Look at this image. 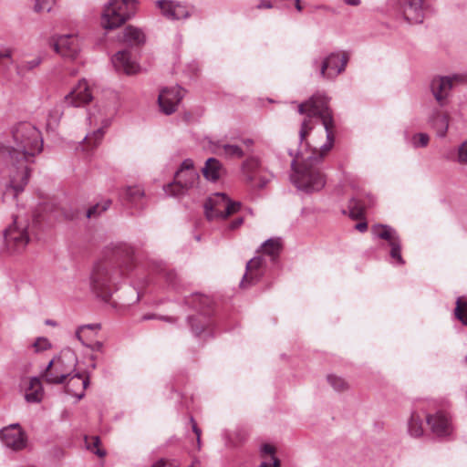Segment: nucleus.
I'll use <instances>...</instances> for the list:
<instances>
[{"mask_svg":"<svg viewBox=\"0 0 467 467\" xmlns=\"http://www.w3.org/2000/svg\"><path fill=\"white\" fill-rule=\"evenodd\" d=\"M190 421L192 423V431L196 435L197 443L200 446V444H201V433H202L201 429L197 426V424H196V422H195V420H194V419L192 417H191Z\"/></svg>","mask_w":467,"mask_h":467,"instance_id":"49530a36","label":"nucleus"},{"mask_svg":"<svg viewBox=\"0 0 467 467\" xmlns=\"http://www.w3.org/2000/svg\"><path fill=\"white\" fill-rule=\"evenodd\" d=\"M176 279H177V274L173 271H169L166 273V280L171 284V285H176Z\"/></svg>","mask_w":467,"mask_h":467,"instance_id":"09e8293b","label":"nucleus"},{"mask_svg":"<svg viewBox=\"0 0 467 467\" xmlns=\"http://www.w3.org/2000/svg\"><path fill=\"white\" fill-rule=\"evenodd\" d=\"M264 459H269L271 456H275V448L270 444L263 445L261 449Z\"/></svg>","mask_w":467,"mask_h":467,"instance_id":"c03bdc74","label":"nucleus"},{"mask_svg":"<svg viewBox=\"0 0 467 467\" xmlns=\"http://www.w3.org/2000/svg\"><path fill=\"white\" fill-rule=\"evenodd\" d=\"M454 314L457 319L467 326V302L462 297L457 298Z\"/></svg>","mask_w":467,"mask_h":467,"instance_id":"473e14b6","label":"nucleus"},{"mask_svg":"<svg viewBox=\"0 0 467 467\" xmlns=\"http://www.w3.org/2000/svg\"><path fill=\"white\" fill-rule=\"evenodd\" d=\"M262 250L264 254H267L272 260H275L281 250L280 239L270 238L262 244Z\"/></svg>","mask_w":467,"mask_h":467,"instance_id":"c85d7f7f","label":"nucleus"},{"mask_svg":"<svg viewBox=\"0 0 467 467\" xmlns=\"http://www.w3.org/2000/svg\"><path fill=\"white\" fill-rule=\"evenodd\" d=\"M29 221L16 216L13 223L5 231V244L10 253H21L29 243Z\"/></svg>","mask_w":467,"mask_h":467,"instance_id":"0eeeda50","label":"nucleus"},{"mask_svg":"<svg viewBox=\"0 0 467 467\" xmlns=\"http://www.w3.org/2000/svg\"><path fill=\"white\" fill-rule=\"evenodd\" d=\"M152 467H175V465L172 462L160 460Z\"/></svg>","mask_w":467,"mask_h":467,"instance_id":"8fccbe9b","label":"nucleus"},{"mask_svg":"<svg viewBox=\"0 0 467 467\" xmlns=\"http://www.w3.org/2000/svg\"><path fill=\"white\" fill-rule=\"evenodd\" d=\"M264 275V259L261 256L252 258L246 264V272L240 283V286L246 288L257 283Z\"/></svg>","mask_w":467,"mask_h":467,"instance_id":"aec40b11","label":"nucleus"},{"mask_svg":"<svg viewBox=\"0 0 467 467\" xmlns=\"http://www.w3.org/2000/svg\"><path fill=\"white\" fill-rule=\"evenodd\" d=\"M410 436L418 438L423 434L422 421L419 415L412 413L408 424Z\"/></svg>","mask_w":467,"mask_h":467,"instance_id":"c756f323","label":"nucleus"},{"mask_svg":"<svg viewBox=\"0 0 467 467\" xmlns=\"http://www.w3.org/2000/svg\"><path fill=\"white\" fill-rule=\"evenodd\" d=\"M349 216L353 219H360L364 215L365 206L364 204L357 200L351 199L348 204Z\"/></svg>","mask_w":467,"mask_h":467,"instance_id":"2f4dec72","label":"nucleus"},{"mask_svg":"<svg viewBox=\"0 0 467 467\" xmlns=\"http://www.w3.org/2000/svg\"><path fill=\"white\" fill-rule=\"evenodd\" d=\"M97 348L99 349L102 347V344L100 342H97Z\"/></svg>","mask_w":467,"mask_h":467,"instance_id":"052dcab7","label":"nucleus"},{"mask_svg":"<svg viewBox=\"0 0 467 467\" xmlns=\"http://www.w3.org/2000/svg\"><path fill=\"white\" fill-rule=\"evenodd\" d=\"M157 6L161 10V13L168 19L179 20L187 18L190 16L187 7L180 3L167 0H158Z\"/></svg>","mask_w":467,"mask_h":467,"instance_id":"412c9836","label":"nucleus"},{"mask_svg":"<svg viewBox=\"0 0 467 467\" xmlns=\"http://www.w3.org/2000/svg\"><path fill=\"white\" fill-rule=\"evenodd\" d=\"M465 359H466V361H467V356L465 357Z\"/></svg>","mask_w":467,"mask_h":467,"instance_id":"680f3d73","label":"nucleus"},{"mask_svg":"<svg viewBox=\"0 0 467 467\" xmlns=\"http://www.w3.org/2000/svg\"><path fill=\"white\" fill-rule=\"evenodd\" d=\"M92 94L85 79L80 80L78 85L65 96L64 101L72 107H81L92 100Z\"/></svg>","mask_w":467,"mask_h":467,"instance_id":"a211bd4d","label":"nucleus"},{"mask_svg":"<svg viewBox=\"0 0 467 467\" xmlns=\"http://www.w3.org/2000/svg\"><path fill=\"white\" fill-rule=\"evenodd\" d=\"M131 270V264H120L112 261L98 263L90 276V286L93 293L103 301H109L112 294L118 290L119 284Z\"/></svg>","mask_w":467,"mask_h":467,"instance_id":"7ed1b4c3","label":"nucleus"},{"mask_svg":"<svg viewBox=\"0 0 467 467\" xmlns=\"http://www.w3.org/2000/svg\"><path fill=\"white\" fill-rule=\"evenodd\" d=\"M348 61V57L345 53H331L324 59L313 61L314 67H319L320 76L325 78L334 79L342 73Z\"/></svg>","mask_w":467,"mask_h":467,"instance_id":"9b49d317","label":"nucleus"},{"mask_svg":"<svg viewBox=\"0 0 467 467\" xmlns=\"http://www.w3.org/2000/svg\"><path fill=\"white\" fill-rule=\"evenodd\" d=\"M11 139L6 150L11 162L9 189L14 196L22 192L31 173L29 163L43 150V138L40 130L30 122L22 121L12 126Z\"/></svg>","mask_w":467,"mask_h":467,"instance_id":"f03ea898","label":"nucleus"},{"mask_svg":"<svg viewBox=\"0 0 467 467\" xmlns=\"http://www.w3.org/2000/svg\"><path fill=\"white\" fill-rule=\"evenodd\" d=\"M258 467H280V461L275 456L264 459Z\"/></svg>","mask_w":467,"mask_h":467,"instance_id":"37998d69","label":"nucleus"},{"mask_svg":"<svg viewBox=\"0 0 467 467\" xmlns=\"http://www.w3.org/2000/svg\"><path fill=\"white\" fill-rule=\"evenodd\" d=\"M33 347L36 350V352H41L45 351L51 348V344L46 337H38L35 343L33 344Z\"/></svg>","mask_w":467,"mask_h":467,"instance_id":"ea45409f","label":"nucleus"},{"mask_svg":"<svg viewBox=\"0 0 467 467\" xmlns=\"http://www.w3.org/2000/svg\"><path fill=\"white\" fill-rule=\"evenodd\" d=\"M0 441L6 448L18 451L26 447L27 437L18 423H12L0 430Z\"/></svg>","mask_w":467,"mask_h":467,"instance_id":"f8f14e48","label":"nucleus"},{"mask_svg":"<svg viewBox=\"0 0 467 467\" xmlns=\"http://www.w3.org/2000/svg\"><path fill=\"white\" fill-rule=\"evenodd\" d=\"M85 442L87 449L93 451L99 457H104L106 451L99 448L100 440L99 436H92L90 438L85 437Z\"/></svg>","mask_w":467,"mask_h":467,"instance_id":"72a5a7b5","label":"nucleus"},{"mask_svg":"<svg viewBox=\"0 0 467 467\" xmlns=\"http://www.w3.org/2000/svg\"><path fill=\"white\" fill-rule=\"evenodd\" d=\"M152 317H153V316H144L143 319L147 320V319H150Z\"/></svg>","mask_w":467,"mask_h":467,"instance_id":"bf43d9fd","label":"nucleus"},{"mask_svg":"<svg viewBox=\"0 0 467 467\" xmlns=\"http://www.w3.org/2000/svg\"><path fill=\"white\" fill-rule=\"evenodd\" d=\"M77 364L78 358L73 351H63L48 362L41 371L40 378L47 384H63L75 372Z\"/></svg>","mask_w":467,"mask_h":467,"instance_id":"20e7f679","label":"nucleus"},{"mask_svg":"<svg viewBox=\"0 0 467 467\" xmlns=\"http://www.w3.org/2000/svg\"><path fill=\"white\" fill-rule=\"evenodd\" d=\"M458 161L467 164V140L464 141L458 150Z\"/></svg>","mask_w":467,"mask_h":467,"instance_id":"79ce46f5","label":"nucleus"},{"mask_svg":"<svg viewBox=\"0 0 467 467\" xmlns=\"http://www.w3.org/2000/svg\"><path fill=\"white\" fill-rule=\"evenodd\" d=\"M12 50L9 47H0V62L4 59H11Z\"/></svg>","mask_w":467,"mask_h":467,"instance_id":"a18cd8bd","label":"nucleus"},{"mask_svg":"<svg viewBox=\"0 0 467 467\" xmlns=\"http://www.w3.org/2000/svg\"><path fill=\"white\" fill-rule=\"evenodd\" d=\"M426 420L435 436L447 438L452 435L453 426L451 418L444 412L438 411L435 414H429L426 416Z\"/></svg>","mask_w":467,"mask_h":467,"instance_id":"2eb2a0df","label":"nucleus"},{"mask_svg":"<svg viewBox=\"0 0 467 467\" xmlns=\"http://www.w3.org/2000/svg\"><path fill=\"white\" fill-rule=\"evenodd\" d=\"M189 467H200V464L198 462H193L191 466Z\"/></svg>","mask_w":467,"mask_h":467,"instance_id":"13d9d810","label":"nucleus"},{"mask_svg":"<svg viewBox=\"0 0 467 467\" xmlns=\"http://www.w3.org/2000/svg\"><path fill=\"white\" fill-rule=\"evenodd\" d=\"M328 102L327 96L317 92L298 105V112L306 115L299 130L300 145L297 150L289 149L288 154L294 157L292 181L299 190L306 192L320 191L326 184L319 165L333 147L335 126Z\"/></svg>","mask_w":467,"mask_h":467,"instance_id":"f257e3e1","label":"nucleus"},{"mask_svg":"<svg viewBox=\"0 0 467 467\" xmlns=\"http://www.w3.org/2000/svg\"><path fill=\"white\" fill-rule=\"evenodd\" d=\"M55 0H36L35 4V11L36 12H43L47 11L49 12L53 5H54Z\"/></svg>","mask_w":467,"mask_h":467,"instance_id":"58836bf2","label":"nucleus"},{"mask_svg":"<svg viewBox=\"0 0 467 467\" xmlns=\"http://www.w3.org/2000/svg\"><path fill=\"white\" fill-rule=\"evenodd\" d=\"M133 0H110L101 16L105 29H114L123 25L133 14Z\"/></svg>","mask_w":467,"mask_h":467,"instance_id":"423d86ee","label":"nucleus"},{"mask_svg":"<svg viewBox=\"0 0 467 467\" xmlns=\"http://www.w3.org/2000/svg\"><path fill=\"white\" fill-rule=\"evenodd\" d=\"M223 150L227 157L241 158L244 155L243 150L237 145L224 144Z\"/></svg>","mask_w":467,"mask_h":467,"instance_id":"4c0bfd02","label":"nucleus"},{"mask_svg":"<svg viewBox=\"0 0 467 467\" xmlns=\"http://www.w3.org/2000/svg\"><path fill=\"white\" fill-rule=\"evenodd\" d=\"M430 137L426 133H416L411 138V144L414 148H424L428 145Z\"/></svg>","mask_w":467,"mask_h":467,"instance_id":"e433bc0d","label":"nucleus"},{"mask_svg":"<svg viewBox=\"0 0 467 467\" xmlns=\"http://www.w3.org/2000/svg\"><path fill=\"white\" fill-rule=\"evenodd\" d=\"M425 0H400L402 14L410 24H420L424 20Z\"/></svg>","mask_w":467,"mask_h":467,"instance_id":"f3484780","label":"nucleus"},{"mask_svg":"<svg viewBox=\"0 0 467 467\" xmlns=\"http://www.w3.org/2000/svg\"><path fill=\"white\" fill-rule=\"evenodd\" d=\"M464 81V77L462 75H453L448 77H439L432 79L431 88L436 100L440 103L447 98L450 90L452 88L455 82Z\"/></svg>","mask_w":467,"mask_h":467,"instance_id":"dca6fc26","label":"nucleus"},{"mask_svg":"<svg viewBox=\"0 0 467 467\" xmlns=\"http://www.w3.org/2000/svg\"><path fill=\"white\" fill-rule=\"evenodd\" d=\"M67 379L68 380L66 385V391L68 394L75 396L78 400H81L85 395V389L89 384L88 378L84 377L80 373L74 372Z\"/></svg>","mask_w":467,"mask_h":467,"instance_id":"5701e85b","label":"nucleus"},{"mask_svg":"<svg viewBox=\"0 0 467 467\" xmlns=\"http://www.w3.org/2000/svg\"><path fill=\"white\" fill-rule=\"evenodd\" d=\"M244 220L242 217H239L235 220H234L230 225H229V228L232 229V230H234L236 228H238L242 223H243Z\"/></svg>","mask_w":467,"mask_h":467,"instance_id":"3c124183","label":"nucleus"},{"mask_svg":"<svg viewBox=\"0 0 467 467\" xmlns=\"http://www.w3.org/2000/svg\"><path fill=\"white\" fill-rule=\"evenodd\" d=\"M41 63V59L39 57H35L31 60L25 61L19 67V71H28L32 70L35 67H38Z\"/></svg>","mask_w":467,"mask_h":467,"instance_id":"a19ab883","label":"nucleus"},{"mask_svg":"<svg viewBox=\"0 0 467 467\" xmlns=\"http://www.w3.org/2000/svg\"><path fill=\"white\" fill-rule=\"evenodd\" d=\"M272 6H273L272 4L268 0H265L260 5H258V8H263V7L271 8Z\"/></svg>","mask_w":467,"mask_h":467,"instance_id":"5fc2aeb1","label":"nucleus"},{"mask_svg":"<svg viewBox=\"0 0 467 467\" xmlns=\"http://www.w3.org/2000/svg\"><path fill=\"white\" fill-rule=\"evenodd\" d=\"M295 5H296V8L298 11H301V10H302V6H301V4H300V0H295Z\"/></svg>","mask_w":467,"mask_h":467,"instance_id":"4d7b16f0","label":"nucleus"},{"mask_svg":"<svg viewBox=\"0 0 467 467\" xmlns=\"http://www.w3.org/2000/svg\"><path fill=\"white\" fill-rule=\"evenodd\" d=\"M100 324L82 325L76 330V337L83 344L88 345L87 341L100 329Z\"/></svg>","mask_w":467,"mask_h":467,"instance_id":"cd10ccee","label":"nucleus"},{"mask_svg":"<svg viewBox=\"0 0 467 467\" xmlns=\"http://www.w3.org/2000/svg\"><path fill=\"white\" fill-rule=\"evenodd\" d=\"M111 62L117 71L127 75L137 74L141 69L136 57L129 49L118 51L112 57Z\"/></svg>","mask_w":467,"mask_h":467,"instance_id":"4468645a","label":"nucleus"},{"mask_svg":"<svg viewBox=\"0 0 467 467\" xmlns=\"http://www.w3.org/2000/svg\"><path fill=\"white\" fill-rule=\"evenodd\" d=\"M241 202H232L224 193L216 192L204 202V213L208 220L225 219L241 209Z\"/></svg>","mask_w":467,"mask_h":467,"instance_id":"6e6552de","label":"nucleus"},{"mask_svg":"<svg viewBox=\"0 0 467 467\" xmlns=\"http://www.w3.org/2000/svg\"><path fill=\"white\" fill-rule=\"evenodd\" d=\"M111 204V201L107 199L103 200L101 202L97 203L93 206H91L86 213V216L88 218H93L99 216L101 213L105 212L109 209V207Z\"/></svg>","mask_w":467,"mask_h":467,"instance_id":"f704fd0d","label":"nucleus"},{"mask_svg":"<svg viewBox=\"0 0 467 467\" xmlns=\"http://www.w3.org/2000/svg\"><path fill=\"white\" fill-rule=\"evenodd\" d=\"M189 324L191 325L192 327V332L195 334V335H200L202 331V327H195V324L194 322L197 321V318L195 317H189Z\"/></svg>","mask_w":467,"mask_h":467,"instance_id":"de8ad7c7","label":"nucleus"},{"mask_svg":"<svg viewBox=\"0 0 467 467\" xmlns=\"http://www.w3.org/2000/svg\"><path fill=\"white\" fill-rule=\"evenodd\" d=\"M184 93V90L179 86L162 88L158 97L161 110L166 115L175 112Z\"/></svg>","mask_w":467,"mask_h":467,"instance_id":"ddd939ff","label":"nucleus"},{"mask_svg":"<svg viewBox=\"0 0 467 467\" xmlns=\"http://www.w3.org/2000/svg\"><path fill=\"white\" fill-rule=\"evenodd\" d=\"M143 196L144 190L140 186H130L125 190V197L131 203H135Z\"/></svg>","mask_w":467,"mask_h":467,"instance_id":"c9c22d12","label":"nucleus"},{"mask_svg":"<svg viewBox=\"0 0 467 467\" xmlns=\"http://www.w3.org/2000/svg\"><path fill=\"white\" fill-rule=\"evenodd\" d=\"M200 176L193 168L192 159L184 160L174 175V181L164 186L163 190L169 196L179 197L193 189L199 182Z\"/></svg>","mask_w":467,"mask_h":467,"instance_id":"39448f33","label":"nucleus"},{"mask_svg":"<svg viewBox=\"0 0 467 467\" xmlns=\"http://www.w3.org/2000/svg\"><path fill=\"white\" fill-rule=\"evenodd\" d=\"M431 124L439 137H444L449 127V117L447 114L436 110L431 118Z\"/></svg>","mask_w":467,"mask_h":467,"instance_id":"bb28decb","label":"nucleus"},{"mask_svg":"<svg viewBox=\"0 0 467 467\" xmlns=\"http://www.w3.org/2000/svg\"><path fill=\"white\" fill-rule=\"evenodd\" d=\"M54 49L62 57L74 58L80 50L78 38L75 35H64L58 36L54 44Z\"/></svg>","mask_w":467,"mask_h":467,"instance_id":"6ab92c4d","label":"nucleus"},{"mask_svg":"<svg viewBox=\"0 0 467 467\" xmlns=\"http://www.w3.org/2000/svg\"><path fill=\"white\" fill-rule=\"evenodd\" d=\"M371 233L375 238L385 240L390 248L389 255L393 264L404 265L401 256V244L397 231L387 224H375L371 227Z\"/></svg>","mask_w":467,"mask_h":467,"instance_id":"9d476101","label":"nucleus"},{"mask_svg":"<svg viewBox=\"0 0 467 467\" xmlns=\"http://www.w3.org/2000/svg\"><path fill=\"white\" fill-rule=\"evenodd\" d=\"M88 119L90 125H99V128L97 130H95L89 134H87L84 138V140L88 145H91L92 148H95L101 141L105 133V129H107L110 125V119L109 118L102 117L97 118L94 114H89Z\"/></svg>","mask_w":467,"mask_h":467,"instance_id":"4be33fe9","label":"nucleus"},{"mask_svg":"<svg viewBox=\"0 0 467 467\" xmlns=\"http://www.w3.org/2000/svg\"><path fill=\"white\" fill-rule=\"evenodd\" d=\"M242 177L249 186L263 189L271 181L272 174L263 169L259 159L249 157L242 164Z\"/></svg>","mask_w":467,"mask_h":467,"instance_id":"1a4fd4ad","label":"nucleus"},{"mask_svg":"<svg viewBox=\"0 0 467 467\" xmlns=\"http://www.w3.org/2000/svg\"><path fill=\"white\" fill-rule=\"evenodd\" d=\"M355 228H356L358 231H359V232L363 233V232L367 231V229H368V223H367L366 222H360V223H357V224H356Z\"/></svg>","mask_w":467,"mask_h":467,"instance_id":"603ef678","label":"nucleus"},{"mask_svg":"<svg viewBox=\"0 0 467 467\" xmlns=\"http://www.w3.org/2000/svg\"><path fill=\"white\" fill-rule=\"evenodd\" d=\"M328 384L337 392H344L349 389V384L341 377L329 374L327 377Z\"/></svg>","mask_w":467,"mask_h":467,"instance_id":"7c9ffc66","label":"nucleus"},{"mask_svg":"<svg viewBox=\"0 0 467 467\" xmlns=\"http://www.w3.org/2000/svg\"><path fill=\"white\" fill-rule=\"evenodd\" d=\"M345 4L351 6H358L360 5V0H344Z\"/></svg>","mask_w":467,"mask_h":467,"instance_id":"864d4df0","label":"nucleus"},{"mask_svg":"<svg viewBox=\"0 0 467 467\" xmlns=\"http://www.w3.org/2000/svg\"><path fill=\"white\" fill-rule=\"evenodd\" d=\"M243 142L247 147L252 146L254 144V140L252 139H244Z\"/></svg>","mask_w":467,"mask_h":467,"instance_id":"6e6d98bb","label":"nucleus"},{"mask_svg":"<svg viewBox=\"0 0 467 467\" xmlns=\"http://www.w3.org/2000/svg\"><path fill=\"white\" fill-rule=\"evenodd\" d=\"M224 168L221 161L216 158H209L206 160L204 166L202 168L203 177L210 182H217L223 174Z\"/></svg>","mask_w":467,"mask_h":467,"instance_id":"b1692460","label":"nucleus"},{"mask_svg":"<svg viewBox=\"0 0 467 467\" xmlns=\"http://www.w3.org/2000/svg\"><path fill=\"white\" fill-rule=\"evenodd\" d=\"M41 378L33 377L30 379L29 386L26 390L25 399L27 402H40L44 396V389L40 381Z\"/></svg>","mask_w":467,"mask_h":467,"instance_id":"393cba45","label":"nucleus"},{"mask_svg":"<svg viewBox=\"0 0 467 467\" xmlns=\"http://www.w3.org/2000/svg\"><path fill=\"white\" fill-rule=\"evenodd\" d=\"M120 40L131 47L140 46L145 42V35L140 28L129 26L124 29Z\"/></svg>","mask_w":467,"mask_h":467,"instance_id":"a878e982","label":"nucleus"}]
</instances>
